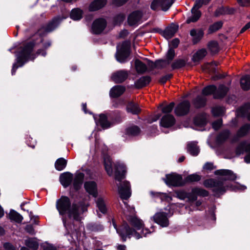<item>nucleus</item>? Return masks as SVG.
Listing matches in <instances>:
<instances>
[{
  "label": "nucleus",
  "mask_w": 250,
  "mask_h": 250,
  "mask_svg": "<svg viewBox=\"0 0 250 250\" xmlns=\"http://www.w3.org/2000/svg\"><path fill=\"white\" fill-rule=\"evenodd\" d=\"M127 211L129 212L130 214H128L127 212L125 211L124 213L126 216L127 220L130 224L135 228L137 230L142 229L141 234L137 232L134 229L131 228L127 223H124L122 226L120 230L116 228V226L113 224L115 229H116L117 232L122 238L124 241H125L126 237L134 236L136 239H138L143 236H146L148 233H150V231L147 229H144V224L143 221L140 219L133 215L135 213L134 208L130 207L128 205L125 204Z\"/></svg>",
  "instance_id": "obj_1"
},
{
  "label": "nucleus",
  "mask_w": 250,
  "mask_h": 250,
  "mask_svg": "<svg viewBox=\"0 0 250 250\" xmlns=\"http://www.w3.org/2000/svg\"><path fill=\"white\" fill-rule=\"evenodd\" d=\"M56 207L60 215L67 214L70 219L79 220L80 215L86 210V207L81 203H73L66 196H62L56 201Z\"/></svg>",
  "instance_id": "obj_2"
},
{
  "label": "nucleus",
  "mask_w": 250,
  "mask_h": 250,
  "mask_svg": "<svg viewBox=\"0 0 250 250\" xmlns=\"http://www.w3.org/2000/svg\"><path fill=\"white\" fill-rule=\"evenodd\" d=\"M115 179L119 183L117 184L118 192L122 199H127L131 194L130 185L128 182L121 180L125 177V168L124 164L117 163L115 165Z\"/></svg>",
  "instance_id": "obj_3"
},
{
  "label": "nucleus",
  "mask_w": 250,
  "mask_h": 250,
  "mask_svg": "<svg viewBox=\"0 0 250 250\" xmlns=\"http://www.w3.org/2000/svg\"><path fill=\"white\" fill-rule=\"evenodd\" d=\"M34 44L32 42L27 43L17 55V62L13 64L12 69V75L15 74L16 70L19 67L22 66L24 63L28 60H34L36 55L32 54Z\"/></svg>",
  "instance_id": "obj_4"
},
{
  "label": "nucleus",
  "mask_w": 250,
  "mask_h": 250,
  "mask_svg": "<svg viewBox=\"0 0 250 250\" xmlns=\"http://www.w3.org/2000/svg\"><path fill=\"white\" fill-rule=\"evenodd\" d=\"M204 186L207 188H213V190L217 194H222L226 191L227 189L230 188L232 190H244L247 188L246 186L238 183L226 188L222 182L210 179L205 180Z\"/></svg>",
  "instance_id": "obj_5"
},
{
  "label": "nucleus",
  "mask_w": 250,
  "mask_h": 250,
  "mask_svg": "<svg viewBox=\"0 0 250 250\" xmlns=\"http://www.w3.org/2000/svg\"><path fill=\"white\" fill-rule=\"evenodd\" d=\"M129 43L128 42H123L120 46H117L116 58L117 61L123 63L126 61L129 55Z\"/></svg>",
  "instance_id": "obj_6"
},
{
  "label": "nucleus",
  "mask_w": 250,
  "mask_h": 250,
  "mask_svg": "<svg viewBox=\"0 0 250 250\" xmlns=\"http://www.w3.org/2000/svg\"><path fill=\"white\" fill-rule=\"evenodd\" d=\"M173 2L174 0H154L151 4V8L153 10L161 9L164 11H167Z\"/></svg>",
  "instance_id": "obj_7"
},
{
  "label": "nucleus",
  "mask_w": 250,
  "mask_h": 250,
  "mask_svg": "<svg viewBox=\"0 0 250 250\" xmlns=\"http://www.w3.org/2000/svg\"><path fill=\"white\" fill-rule=\"evenodd\" d=\"M163 180L169 186L178 187L182 185L183 184L182 176L175 173L167 174Z\"/></svg>",
  "instance_id": "obj_8"
},
{
  "label": "nucleus",
  "mask_w": 250,
  "mask_h": 250,
  "mask_svg": "<svg viewBox=\"0 0 250 250\" xmlns=\"http://www.w3.org/2000/svg\"><path fill=\"white\" fill-rule=\"evenodd\" d=\"M153 221L162 227H167L169 225V221L166 213L159 212L152 217Z\"/></svg>",
  "instance_id": "obj_9"
},
{
  "label": "nucleus",
  "mask_w": 250,
  "mask_h": 250,
  "mask_svg": "<svg viewBox=\"0 0 250 250\" xmlns=\"http://www.w3.org/2000/svg\"><path fill=\"white\" fill-rule=\"evenodd\" d=\"M106 25V22L104 19H97L93 23L92 31L94 34H100L104 29Z\"/></svg>",
  "instance_id": "obj_10"
},
{
  "label": "nucleus",
  "mask_w": 250,
  "mask_h": 250,
  "mask_svg": "<svg viewBox=\"0 0 250 250\" xmlns=\"http://www.w3.org/2000/svg\"><path fill=\"white\" fill-rule=\"evenodd\" d=\"M189 102L185 101L179 104L175 109V113L177 116H183L187 114L189 110Z\"/></svg>",
  "instance_id": "obj_11"
},
{
  "label": "nucleus",
  "mask_w": 250,
  "mask_h": 250,
  "mask_svg": "<svg viewBox=\"0 0 250 250\" xmlns=\"http://www.w3.org/2000/svg\"><path fill=\"white\" fill-rule=\"evenodd\" d=\"M128 75L127 71L121 70L113 73L111 76V79L115 83H121L126 79Z\"/></svg>",
  "instance_id": "obj_12"
},
{
  "label": "nucleus",
  "mask_w": 250,
  "mask_h": 250,
  "mask_svg": "<svg viewBox=\"0 0 250 250\" xmlns=\"http://www.w3.org/2000/svg\"><path fill=\"white\" fill-rule=\"evenodd\" d=\"M244 151L248 153L245 157V161L247 163H250V144L247 145L245 142H243L239 145L236 150L237 155H240Z\"/></svg>",
  "instance_id": "obj_13"
},
{
  "label": "nucleus",
  "mask_w": 250,
  "mask_h": 250,
  "mask_svg": "<svg viewBox=\"0 0 250 250\" xmlns=\"http://www.w3.org/2000/svg\"><path fill=\"white\" fill-rule=\"evenodd\" d=\"M142 17V13L140 11H137L130 14L127 19L128 23L129 25H135L138 24Z\"/></svg>",
  "instance_id": "obj_14"
},
{
  "label": "nucleus",
  "mask_w": 250,
  "mask_h": 250,
  "mask_svg": "<svg viewBox=\"0 0 250 250\" xmlns=\"http://www.w3.org/2000/svg\"><path fill=\"white\" fill-rule=\"evenodd\" d=\"M175 120L173 115L166 114L163 116L161 120L160 125L164 127H169L174 125Z\"/></svg>",
  "instance_id": "obj_15"
},
{
  "label": "nucleus",
  "mask_w": 250,
  "mask_h": 250,
  "mask_svg": "<svg viewBox=\"0 0 250 250\" xmlns=\"http://www.w3.org/2000/svg\"><path fill=\"white\" fill-rule=\"evenodd\" d=\"M84 188L85 190L93 197L97 195V188L96 183L94 181H87L84 183Z\"/></svg>",
  "instance_id": "obj_16"
},
{
  "label": "nucleus",
  "mask_w": 250,
  "mask_h": 250,
  "mask_svg": "<svg viewBox=\"0 0 250 250\" xmlns=\"http://www.w3.org/2000/svg\"><path fill=\"white\" fill-rule=\"evenodd\" d=\"M215 174L216 175H220L224 176L222 179L225 180H234L236 178V175L233 172L227 169H220L217 170L215 171Z\"/></svg>",
  "instance_id": "obj_17"
},
{
  "label": "nucleus",
  "mask_w": 250,
  "mask_h": 250,
  "mask_svg": "<svg viewBox=\"0 0 250 250\" xmlns=\"http://www.w3.org/2000/svg\"><path fill=\"white\" fill-rule=\"evenodd\" d=\"M73 176L70 172H64L62 174L60 177V181L61 184L65 188L67 187L72 182Z\"/></svg>",
  "instance_id": "obj_18"
},
{
  "label": "nucleus",
  "mask_w": 250,
  "mask_h": 250,
  "mask_svg": "<svg viewBox=\"0 0 250 250\" xmlns=\"http://www.w3.org/2000/svg\"><path fill=\"white\" fill-rule=\"evenodd\" d=\"M178 26L175 24H171L167 27L163 32V36L167 39L171 38L177 31Z\"/></svg>",
  "instance_id": "obj_19"
},
{
  "label": "nucleus",
  "mask_w": 250,
  "mask_h": 250,
  "mask_svg": "<svg viewBox=\"0 0 250 250\" xmlns=\"http://www.w3.org/2000/svg\"><path fill=\"white\" fill-rule=\"evenodd\" d=\"M95 123L97 125L101 126L103 129H106L111 126V123L107 120L106 116L104 114H100L98 120L94 117Z\"/></svg>",
  "instance_id": "obj_20"
},
{
  "label": "nucleus",
  "mask_w": 250,
  "mask_h": 250,
  "mask_svg": "<svg viewBox=\"0 0 250 250\" xmlns=\"http://www.w3.org/2000/svg\"><path fill=\"white\" fill-rule=\"evenodd\" d=\"M190 35L192 37V42L193 43H198L203 38L204 32L201 29H193L190 32Z\"/></svg>",
  "instance_id": "obj_21"
},
{
  "label": "nucleus",
  "mask_w": 250,
  "mask_h": 250,
  "mask_svg": "<svg viewBox=\"0 0 250 250\" xmlns=\"http://www.w3.org/2000/svg\"><path fill=\"white\" fill-rule=\"evenodd\" d=\"M125 91V87L122 85L113 86L110 90L109 95L111 97L116 98L120 96Z\"/></svg>",
  "instance_id": "obj_22"
},
{
  "label": "nucleus",
  "mask_w": 250,
  "mask_h": 250,
  "mask_svg": "<svg viewBox=\"0 0 250 250\" xmlns=\"http://www.w3.org/2000/svg\"><path fill=\"white\" fill-rule=\"evenodd\" d=\"M106 0H95L89 6V10L91 11L98 10L105 5Z\"/></svg>",
  "instance_id": "obj_23"
},
{
  "label": "nucleus",
  "mask_w": 250,
  "mask_h": 250,
  "mask_svg": "<svg viewBox=\"0 0 250 250\" xmlns=\"http://www.w3.org/2000/svg\"><path fill=\"white\" fill-rule=\"evenodd\" d=\"M228 88L224 85L219 86L214 93V97L215 99H220L224 97L228 91Z\"/></svg>",
  "instance_id": "obj_24"
},
{
  "label": "nucleus",
  "mask_w": 250,
  "mask_h": 250,
  "mask_svg": "<svg viewBox=\"0 0 250 250\" xmlns=\"http://www.w3.org/2000/svg\"><path fill=\"white\" fill-rule=\"evenodd\" d=\"M84 179V174L82 172L76 173L73 183V186L76 190H78L82 186Z\"/></svg>",
  "instance_id": "obj_25"
},
{
  "label": "nucleus",
  "mask_w": 250,
  "mask_h": 250,
  "mask_svg": "<svg viewBox=\"0 0 250 250\" xmlns=\"http://www.w3.org/2000/svg\"><path fill=\"white\" fill-rule=\"evenodd\" d=\"M207 54V51L205 48H202L196 51L193 55L192 60L195 62H199Z\"/></svg>",
  "instance_id": "obj_26"
},
{
  "label": "nucleus",
  "mask_w": 250,
  "mask_h": 250,
  "mask_svg": "<svg viewBox=\"0 0 250 250\" xmlns=\"http://www.w3.org/2000/svg\"><path fill=\"white\" fill-rule=\"evenodd\" d=\"M62 20L60 17L54 18L51 22H50L46 26L45 31L49 32L55 29L59 24Z\"/></svg>",
  "instance_id": "obj_27"
},
{
  "label": "nucleus",
  "mask_w": 250,
  "mask_h": 250,
  "mask_svg": "<svg viewBox=\"0 0 250 250\" xmlns=\"http://www.w3.org/2000/svg\"><path fill=\"white\" fill-rule=\"evenodd\" d=\"M237 114L247 117L250 120V104H247L237 110Z\"/></svg>",
  "instance_id": "obj_28"
},
{
  "label": "nucleus",
  "mask_w": 250,
  "mask_h": 250,
  "mask_svg": "<svg viewBox=\"0 0 250 250\" xmlns=\"http://www.w3.org/2000/svg\"><path fill=\"white\" fill-rule=\"evenodd\" d=\"M140 128L137 125H131L126 128L125 135L128 136H135L140 133Z\"/></svg>",
  "instance_id": "obj_29"
},
{
  "label": "nucleus",
  "mask_w": 250,
  "mask_h": 250,
  "mask_svg": "<svg viewBox=\"0 0 250 250\" xmlns=\"http://www.w3.org/2000/svg\"><path fill=\"white\" fill-rule=\"evenodd\" d=\"M187 150L191 155L196 156L200 151L199 147L195 142H189L187 145Z\"/></svg>",
  "instance_id": "obj_30"
},
{
  "label": "nucleus",
  "mask_w": 250,
  "mask_h": 250,
  "mask_svg": "<svg viewBox=\"0 0 250 250\" xmlns=\"http://www.w3.org/2000/svg\"><path fill=\"white\" fill-rule=\"evenodd\" d=\"M191 16L189 17L187 20V22L189 23L191 22L196 21L201 16V12L199 10L192 8L191 10Z\"/></svg>",
  "instance_id": "obj_31"
},
{
  "label": "nucleus",
  "mask_w": 250,
  "mask_h": 250,
  "mask_svg": "<svg viewBox=\"0 0 250 250\" xmlns=\"http://www.w3.org/2000/svg\"><path fill=\"white\" fill-rule=\"evenodd\" d=\"M104 165L106 171L109 176H111L113 173L112 162L109 156H105L104 157Z\"/></svg>",
  "instance_id": "obj_32"
},
{
  "label": "nucleus",
  "mask_w": 250,
  "mask_h": 250,
  "mask_svg": "<svg viewBox=\"0 0 250 250\" xmlns=\"http://www.w3.org/2000/svg\"><path fill=\"white\" fill-rule=\"evenodd\" d=\"M151 78L149 76L142 77L135 82V84L137 88H140L148 84Z\"/></svg>",
  "instance_id": "obj_33"
},
{
  "label": "nucleus",
  "mask_w": 250,
  "mask_h": 250,
  "mask_svg": "<svg viewBox=\"0 0 250 250\" xmlns=\"http://www.w3.org/2000/svg\"><path fill=\"white\" fill-rule=\"evenodd\" d=\"M135 67L137 72L140 74L146 72L147 70V66L146 64L139 60H135Z\"/></svg>",
  "instance_id": "obj_34"
},
{
  "label": "nucleus",
  "mask_w": 250,
  "mask_h": 250,
  "mask_svg": "<svg viewBox=\"0 0 250 250\" xmlns=\"http://www.w3.org/2000/svg\"><path fill=\"white\" fill-rule=\"evenodd\" d=\"M207 115L206 114H201L197 115L194 119V123L199 126L204 125L207 123Z\"/></svg>",
  "instance_id": "obj_35"
},
{
  "label": "nucleus",
  "mask_w": 250,
  "mask_h": 250,
  "mask_svg": "<svg viewBox=\"0 0 250 250\" xmlns=\"http://www.w3.org/2000/svg\"><path fill=\"white\" fill-rule=\"evenodd\" d=\"M126 110L133 114H137L140 111V109L138 105L133 103H129L126 106Z\"/></svg>",
  "instance_id": "obj_36"
},
{
  "label": "nucleus",
  "mask_w": 250,
  "mask_h": 250,
  "mask_svg": "<svg viewBox=\"0 0 250 250\" xmlns=\"http://www.w3.org/2000/svg\"><path fill=\"white\" fill-rule=\"evenodd\" d=\"M66 164L67 161L65 159L60 158L56 161L55 164V168L57 170L61 171L66 167Z\"/></svg>",
  "instance_id": "obj_37"
},
{
  "label": "nucleus",
  "mask_w": 250,
  "mask_h": 250,
  "mask_svg": "<svg viewBox=\"0 0 250 250\" xmlns=\"http://www.w3.org/2000/svg\"><path fill=\"white\" fill-rule=\"evenodd\" d=\"M9 217L11 220L17 223H21L23 220V217L17 211L11 210L9 213Z\"/></svg>",
  "instance_id": "obj_38"
},
{
  "label": "nucleus",
  "mask_w": 250,
  "mask_h": 250,
  "mask_svg": "<svg viewBox=\"0 0 250 250\" xmlns=\"http://www.w3.org/2000/svg\"><path fill=\"white\" fill-rule=\"evenodd\" d=\"M242 88L245 90L250 88V76H246L242 78L240 81Z\"/></svg>",
  "instance_id": "obj_39"
},
{
  "label": "nucleus",
  "mask_w": 250,
  "mask_h": 250,
  "mask_svg": "<svg viewBox=\"0 0 250 250\" xmlns=\"http://www.w3.org/2000/svg\"><path fill=\"white\" fill-rule=\"evenodd\" d=\"M250 129V124H246L243 125L237 131V136L241 137L245 136Z\"/></svg>",
  "instance_id": "obj_40"
},
{
  "label": "nucleus",
  "mask_w": 250,
  "mask_h": 250,
  "mask_svg": "<svg viewBox=\"0 0 250 250\" xmlns=\"http://www.w3.org/2000/svg\"><path fill=\"white\" fill-rule=\"evenodd\" d=\"M82 11L80 9H74L71 11L70 18L75 21L80 20L82 18Z\"/></svg>",
  "instance_id": "obj_41"
},
{
  "label": "nucleus",
  "mask_w": 250,
  "mask_h": 250,
  "mask_svg": "<svg viewBox=\"0 0 250 250\" xmlns=\"http://www.w3.org/2000/svg\"><path fill=\"white\" fill-rule=\"evenodd\" d=\"M208 47L211 54L218 52L219 48L217 42L215 41H210L208 44Z\"/></svg>",
  "instance_id": "obj_42"
},
{
  "label": "nucleus",
  "mask_w": 250,
  "mask_h": 250,
  "mask_svg": "<svg viewBox=\"0 0 250 250\" xmlns=\"http://www.w3.org/2000/svg\"><path fill=\"white\" fill-rule=\"evenodd\" d=\"M97 207L99 210L103 214L106 212V208L104 200L102 198H99L96 201Z\"/></svg>",
  "instance_id": "obj_43"
},
{
  "label": "nucleus",
  "mask_w": 250,
  "mask_h": 250,
  "mask_svg": "<svg viewBox=\"0 0 250 250\" xmlns=\"http://www.w3.org/2000/svg\"><path fill=\"white\" fill-rule=\"evenodd\" d=\"M25 244L28 247L34 250H37L38 248L39 244L35 239L28 238L25 241Z\"/></svg>",
  "instance_id": "obj_44"
},
{
  "label": "nucleus",
  "mask_w": 250,
  "mask_h": 250,
  "mask_svg": "<svg viewBox=\"0 0 250 250\" xmlns=\"http://www.w3.org/2000/svg\"><path fill=\"white\" fill-rule=\"evenodd\" d=\"M87 228L89 230L94 232L100 231L104 229V227L102 225L96 223L88 224Z\"/></svg>",
  "instance_id": "obj_45"
},
{
  "label": "nucleus",
  "mask_w": 250,
  "mask_h": 250,
  "mask_svg": "<svg viewBox=\"0 0 250 250\" xmlns=\"http://www.w3.org/2000/svg\"><path fill=\"white\" fill-rule=\"evenodd\" d=\"M230 132L229 130H224L221 133L217 138V141L219 143H221L226 140L229 137Z\"/></svg>",
  "instance_id": "obj_46"
},
{
  "label": "nucleus",
  "mask_w": 250,
  "mask_h": 250,
  "mask_svg": "<svg viewBox=\"0 0 250 250\" xmlns=\"http://www.w3.org/2000/svg\"><path fill=\"white\" fill-rule=\"evenodd\" d=\"M223 23L222 21H219L214 23L211 25L208 29V33H212L220 29L222 26Z\"/></svg>",
  "instance_id": "obj_47"
},
{
  "label": "nucleus",
  "mask_w": 250,
  "mask_h": 250,
  "mask_svg": "<svg viewBox=\"0 0 250 250\" xmlns=\"http://www.w3.org/2000/svg\"><path fill=\"white\" fill-rule=\"evenodd\" d=\"M216 87L214 85H209L205 87L202 93L204 95H208L215 92Z\"/></svg>",
  "instance_id": "obj_48"
},
{
  "label": "nucleus",
  "mask_w": 250,
  "mask_h": 250,
  "mask_svg": "<svg viewBox=\"0 0 250 250\" xmlns=\"http://www.w3.org/2000/svg\"><path fill=\"white\" fill-rule=\"evenodd\" d=\"M201 176L197 174H192L188 175L186 178L187 182H198L201 180Z\"/></svg>",
  "instance_id": "obj_49"
},
{
  "label": "nucleus",
  "mask_w": 250,
  "mask_h": 250,
  "mask_svg": "<svg viewBox=\"0 0 250 250\" xmlns=\"http://www.w3.org/2000/svg\"><path fill=\"white\" fill-rule=\"evenodd\" d=\"M225 110L223 107L220 106H216L212 108V113L214 116H219L222 115L224 113Z\"/></svg>",
  "instance_id": "obj_50"
},
{
  "label": "nucleus",
  "mask_w": 250,
  "mask_h": 250,
  "mask_svg": "<svg viewBox=\"0 0 250 250\" xmlns=\"http://www.w3.org/2000/svg\"><path fill=\"white\" fill-rule=\"evenodd\" d=\"M205 103L206 99L201 96H198L194 101V104L198 108L203 106L205 104Z\"/></svg>",
  "instance_id": "obj_51"
},
{
  "label": "nucleus",
  "mask_w": 250,
  "mask_h": 250,
  "mask_svg": "<svg viewBox=\"0 0 250 250\" xmlns=\"http://www.w3.org/2000/svg\"><path fill=\"white\" fill-rule=\"evenodd\" d=\"M169 64V62L168 61H166V60H160L156 61V68L157 69H162L163 68L166 67Z\"/></svg>",
  "instance_id": "obj_52"
},
{
  "label": "nucleus",
  "mask_w": 250,
  "mask_h": 250,
  "mask_svg": "<svg viewBox=\"0 0 250 250\" xmlns=\"http://www.w3.org/2000/svg\"><path fill=\"white\" fill-rule=\"evenodd\" d=\"M193 192L196 193L197 195L203 197L207 196L208 195V193L207 190L201 188H193Z\"/></svg>",
  "instance_id": "obj_53"
},
{
  "label": "nucleus",
  "mask_w": 250,
  "mask_h": 250,
  "mask_svg": "<svg viewBox=\"0 0 250 250\" xmlns=\"http://www.w3.org/2000/svg\"><path fill=\"white\" fill-rule=\"evenodd\" d=\"M185 65V62L184 61L182 60H180L175 61L174 62H173L171 66L172 67V69H177L179 68H181L183 67Z\"/></svg>",
  "instance_id": "obj_54"
},
{
  "label": "nucleus",
  "mask_w": 250,
  "mask_h": 250,
  "mask_svg": "<svg viewBox=\"0 0 250 250\" xmlns=\"http://www.w3.org/2000/svg\"><path fill=\"white\" fill-rule=\"evenodd\" d=\"M175 56V52L174 50L170 48L168 50L167 54H166V61H168L169 62V63L171 61L173 60Z\"/></svg>",
  "instance_id": "obj_55"
},
{
  "label": "nucleus",
  "mask_w": 250,
  "mask_h": 250,
  "mask_svg": "<svg viewBox=\"0 0 250 250\" xmlns=\"http://www.w3.org/2000/svg\"><path fill=\"white\" fill-rule=\"evenodd\" d=\"M174 106V103L173 102H171L169 104L164 107L162 108V111L164 113H170L172 110Z\"/></svg>",
  "instance_id": "obj_56"
},
{
  "label": "nucleus",
  "mask_w": 250,
  "mask_h": 250,
  "mask_svg": "<svg viewBox=\"0 0 250 250\" xmlns=\"http://www.w3.org/2000/svg\"><path fill=\"white\" fill-rule=\"evenodd\" d=\"M187 198L189 202H193L196 200L197 194L195 193H193V189H192L191 192L188 193Z\"/></svg>",
  "instance_id": "obj_57"
},
{
  "label": "nucleus",
  "mask_w": 250,
  "mask_h": 250,
  "mask_svg": "<svg viewBox=\"0 0 250 250\" xmlns=\"http://www.w3.org/2000/svg\"><path fill=\"white\" fill-rule=\"evenodd\" d=\"M238 4L242 7L250 6V0H237Z\"/></svg>",
  "instance_id": "obj_58"
},
{
  "label": "nucleus",
  "mask_w": 250,
  "mask_h": 250,
  "mask_svg": "<svg viewBox=\"0 0 250 250\" xmlns=\"http://www.w3.org/2000/svg\"><path fill=\"white\" fill-rule=\"evenodd\" d=\"M222 120L221 119H219V120L214 122L213 123H212V126L214 130H217L220 128V127L222 125Z\"/></svg>",
  "instance_id": "obj_59"
},
{
  "label": "nucleus",
  "mask_w": 250,
  "mask_h": 250,
  "mask_svg": "<svg viewBox=\"0 0 250 250\" xmlns=\"http://www.w3.org/2000/svg\"><path fill=\"white\" fill-rule=\"evenodd\" d=\"M43 250H56V248L52 244L45 243L42 246Z\"/></svg>",
  "instance_id": "obj_60"
},
{
  "label": "nucleus",
  "mask_w": 250,
  "mask_h": 250,
  "mask_svg": "<svg viewBox=\"0 0 250 250\" xmlns=\"http://www.w3.org/2000/svg\"><path fill=\"white\" fill-rule=\"evenodd\" d=\"M157 196L159 197L162 200H167V201H170L171 200V198L165 193H157Z\"/></svg>",
  "instance_id": "obj_61"
},
{
  "label": "nucleus",
  "mask_w": 250,
  "mask_h": 250,
  "mask_svg": "<svg viewBox=\"0 0 250 250\" xmlns=\"http://www.w3.org/2000/svg\"><path fill=\"white\" fill-rule=\"evenodd\" d=\"M125 19V17L123 14H119L117 15L115 19V21L117 24H120Z\"/></svg>",
  "instance_id": "obj_62"
},
{
  "label": "nucleus",
  "mask_w": 250,
  "mask_h": 250,
  "mask_svg": "<svg viewBox=\"0 0 250 250\" xmlns=\"http://www.w3.org/2000/svg\"><path fill=\"white\" fill-rule=\"evenodd\" d=\"M188 193L184 191H180L177 193V197L180 200H185L187 198Z\"/></svg>",
  "instance_id": "obj_63"
},
{
  "label": "nucleus",
  "mask_w": 250,
  "mask_h": 250,
  "mask_svg": "<svg viewBox=\"0 0 250 250\" xmlns=\"http://www.w3.org/2000/svg\"><path fill=\"white\" fill-rule=\"evenodd\" d=\"M172 77L171 74H167L162 77L159 80L160 83L162 84L165 83L167 80H168Z\"/></svg>",
  "instance_id": "obj_64"
}]
</instances>
